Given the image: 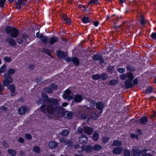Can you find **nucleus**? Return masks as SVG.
<instances>
[{
    "label": "nucleus",
    "mask_w": 156,
    "mask_h": 156,
    "mask_svg": "<svg viewBox=\"0 0 156 156\" xmlns=\"http://www.w3.org/2000/svg\"><path fill=\"white\" fill-rule=\"evenodd\" d=\"M133 80H126L125 82V86L127 89L131 88L133 87V84L132 83Z\"/></svg>",
    "instance_id": "obj_15"
},
{
    "label": "nucleus",
    "mask_w": 156,
    "mask_h": 156,
    "mask_svg": "<svg viewBox=\"0 0 156 156\" xmlns=\"http://www.w3.org/2000/svg\"><path fill=\"white\" fill-rule=\"evenodd\" d=\"M96 107L97 109L99 111V112L101 113L103 112V109L105 107V105L101 101H98L97 103Z\"/></svg>",
    "instance_id": "obj_11"
},
{
    "label": "nucleus",
    "mask_w": 156,
    "mask_h": 156,
    "mask_svg": "<svg viewBox=\"0 0 156 156\" xmlns=\"http://www.w3.org/2000/svg\"><path fill=\"white\" fill-rule=\"evenodd\" d=\"M118 71L121 73H122L125 71V68H120L118 69Z\"/></svg>",
    "instance_id": "obj_58"
},
{
    "label": "nucleus",
    "mask_w": 156,
    "mask_h": 156,
    "mask_svg": "<svg viewBox=\"0 0 156 156\" xmlns=\"http://www.w3.org/2000/svg\"><path fill=\"white\" fill-rule=\"evenodd\" d=\"M44 91L49 94H51L53 93L52 89L50 87H46L44 88Z\"/></svg>",
    "instance_id": "obj_39"
},
{
    "label": "nucleus",
    "mask_w": 156,
    "mask_h": 156,
    "mask_svg": "<svg viewBox=\"0 0 156 156\" xmlns=\"http://www.w3.org/2000/svg\"><path fill=\"white\" fill-rule=\"evenodd\" d=\"M127 70L130 72H133L135 70L134 67H133L132 66L129 65H128L126 66Z\"/></svg>",
    "instance_id": "obj_41"
},
{
    "label": "nucleus",
    "mask_w": 156,
    "mask_h": 156,
    "mask_svg": "<svg viewBox=\"0 0 156 156\" xmlns=\"http://www.w3.org/2000/svg\"><path fill=\"white\" fill-rule=\"evenodd\" d=\"M84 129L85 133L88 135L91 134L93 131V128L88 126H85Z\"/></svg>",
    "instance_id": "obj_20"
},
{
    "label": "nucleus",
    "mask_w": 156,
    "mask_h": 156,
    "mask_svg": "<svg viewBox=\"0 0 156 156\" xmlns=\"http://www.w3.org/2000/svg\"><path fill=\"white\" fill-rule=\"evenodd\" d=\"M99 3V0H90L89 3V5H96Z\"/></svg>",
    "instance_id": "obj_44"
},
{
    "label": "nucleus",
    "mask_w": 156,
    "mask_h": 156,
    "mask_svg": "<svg viewBox=\"0 0 156 156\" xmlns=\"http://www.w3.org/2000/svg\"><path fill=\"white\" fill-rule=\"evenodd\" d=\"M18 1L20 4L21 5H25L26 4L25 2L26 1V0H18Z\"/></svg>",
    "instance_id": "obj_62"
},
{
    "label": "nucleus",
    "mask_w": 156,
    "mask_h": 156,
    "mask_svg": "<svg viewBox=\"0 0 156 156\" xmlns=\"http://www.w3.org/2000/svg\"><path fill=\"white\" fill-rule=\"evenodd\" d=\"M48 43L51 45L58 42V39L57 37L54 35L48 38Z\"/></svg>",
    "instance_id": "obj_10"
},
{
    "label": "nucleus",
    "mask_w": 156,
    "mask_h": 156,
    "mask_svg": "<svg viewBox=\"0 0 156 156\" xmlns=\"http://www.w3.org/2000/svg\"><path fill=\"white\" fill-rule=\"evenodd\" d=\"M42 51L43 52L45 53L48 56L51 57H52V56L51 54V51L49 49L45 48H43L42 49Z\"/></svg>",
    "instance_id": "obj_29"
},
{
    "label": "nucleus",
    "mask_w": 156,
    "mask_h": 156,
    "mask_svg": "<svg viewBox=\"0 0 156 156\" xmlns=\"http://www.w3.org/2000/svg\"><path fill=\"white\" fill-rule=\"evenodd\" d=\"M131 153L129 150L125 149L123 150V155L124 156H130Z\"/></svg>",
    "instance_id": "obj_35"
},
{
    "label": "nucleus",
    "mask_w": 156,
    "mask_h": 156,
    "mask_svg": "<svg viewBox=\"0 0 156 156\" xmlns=\"http://www.w3.org/2000/svg\"><path fill=\"white\" fill-rule=\"evenodd\" d=\"M7 151L8 153L12 156H16L17 154V151L15 150L8 149Z\"/></svg>",
    "instance_id": "obj_28"
},
{
    "label": "nucleus",
    "mask_w": 156,
    "mask_h": 156,
    "mask_svg": "<svg viewBox=\"0 0 156 156\" xmlns=\"http://www.w3.org/2000/svg\"><path fill=\"white\" fill-rule=\"evenodd\" d=\"M4 59L5 61L7 62H10L11 61V58L10 57H8L7 56L4 57Z\"/></svg>",
    "instance_id": "obj_54"
},
{
    "label": "nucleus",
    "mask_w": 156,
    "mask_h": 156,
    "mask_svg": "<svg viewBox=\"0 0 156 156\" xmlns=\"http://www.w3.org/2000/svg\"><path fill=\"white\" fill-rule=\"evenodd\" d=\"M67 140L66 138H62L60 139V142L64 144L65 145L66 144Z\"/></svg>",
    "instance_id": "obj_53"
},
{
    "label": "nucleus",
    "mask_w": 156,
    "mask_h": 156,
    "mask_svg": "<svg viewBox=\"0 0 156 156\" xmlns=\"http://www.w3.org/2000/svg\"><path fill=\"white\" fill-rule=\"evenodd\" d=\"M100 79L102 80H105L108 78V75L105 73H102L101 75H100Z\"/></svg>",
    "instance_id": "obj_34"
},
{
    "label": "nucleus",
    "mask_w": 156,
    "mask_h": 156,
    "mask_svg": "<svg viewBox=\"0 0 156 156\" xmlns=\"http://www.w3.org/2000/svg\"><path fill=\"white\" fill-rule=\"evenodd\" d=\"M133 86L134 85H136L138 84V78L137 77L134 80L133 79Z\"/></svg>",
    "instance_id": "obj_57"
},
{
    "label": "nucleus",
    "mask_w": 156,
    "mask_h": 156,
    "mask_svg": "<svg viewBox=\"0 0 156 156\" xmlns=\"http://www.w3.org/2000/svg\"><path fill=\"white\" fill-rule=\"evenodd\" d=\"M22 38L23 40L25 41L27 40V39H29L28 35L26 34H22Z\"/></svg>",
    "instance_id": "obj_51"
},
{
    "label": "nucleus",
    "mask_w": 156,
    "mask_h": 156,
    "mask_svg": "<svg viewBox=\"0 0 156 156\" xmlns=\"http://www.w3.org/2000/svg\"><path fill=\"white\" fill-rule=\"evenodd\" d=\"M41 96L42 98H39L37 101V104H43L40 107L41 112H47L51 115L55 113L58 115H65V109L59 106V101L57 99L49 97L44 92H42Z\"/></svg>",
    "instance_id": "obj_1"
},
{
    "label": "nucleus",
    "mask_w": 156,
    "mask_h": 156,
    "mask_svg": "<svg viewBox=\"0 0 156 156\" xmlns=\"http://www.w3.org/2000/svg\"><path fill=\"white\" fill-rule=\"evenodd\" d=\"M58 143L55 141L50 142L48 144L49 147L51 149L55 148L58 146Z\"/></svg>",
    "instance_id": "obj_18"
},
{
    "label": "nucleus",
    "mask_w": 156,
    "mask_h": 156,
    "mask_svg": "<svg viewBox=\"0 0 156 156\" xmlns=\"http://www.w3.org/2000/svg\"><path fill=\"white\" fill-rule=\"evenodd\" d=\"M123 149L121 147H116L114 148L112 150L113 153L115 154H121Z\"/></svg>",
    "instance_id": "obj_14"
},
{
    "label": "nucleus",
    "mask_w": 156,
    "mask_h": 156,
    "mask_svg": "<svg viewBox=\"0 0 156 156\" xmlns=\"http://www.w3.org/2000/svg\"><path fill=\"white\" fill-rule=\"evenodd\" d=\"M7 69L6 66L4 64L0 68V74L5 72Z\"/></svg>",
    "instance_id": "obj_32"
},
{
    "label": "nucleus",
    "mask_w": 156,
    "mask_h": 156,
    "mask_svg": "<svg viewBox=\"0 0 156 156\" xmlns=\"http://www.w3.org/2000/svg\"><path fill=\"white\" fill-rule=\"evenodd\" d=\"M63 98L65 99H68L69 98H72V97L70 96L69 95L66 94L64 93L62 95Z\"/></svg>",
    "instance_id": "obj_60"
},
{
    "label": "nucleus",
    "mask_w": 156,
    "mask_h": 156,
    "mask_svg": "<svg viewBox=\"0 0 156 156\" xmlns=\"http://www.w3.org/2000/svg\"><path fill=\"white\" fill-rule=\"evenodd\" d=\"M16 6L18 9H20L21 8V6L19 2H16Z\"/></svg>",
    "instance_id": "obj_61"
},
{
    "label": "nucleus",
    "mask_w": 156,
    "mask_h": 156,
    "mask_svg": "<svg viewBox=\"0 0 156 156\" xmlns=\"http://www.w3.org/2000/svg\"><path fill=\"white\" fill-rule=\"evenodd\" d=\"M5 31L7 34H10L12 37L14 38L18 37L19 33L18 29L9 26H7L5 27Z\"/></svg>",
    "instance_id": "obj_2"
},
{
    "label": "nucleus",
    "mask_w": 156,
    "mask_h": 156,
    "mask_svg": "<svg viewBox=\"0 0 156 156\" xmlns=\"http://www.w3.org/2000/svg\"><path fill=\"white\" fill-rule=\"evenodd\" d=\"M83 100V97L81 95L76 94L74 97V101L76 103H80Z\"/></svg>",
    "instance_id": "obj_13"
},
{
    "label": "nucleus",
    "mask_w": 156,
    "mask_h": 156,
    "mask_svg": "<svg viewBox=\"0 0 156 156\" xmlns=\"http://www.w3.org/2000/svg\"><path fill=\"white\" fill-rule=\"evenodd\" d=\"M81 149L83 151L87 153H90L93 151V147L90 145H83L81 146Z\"/></svg>",
    "instance_id": "obj_7"
},
{
    "label": "nucleus",
    "mask_w": 156,
    "mask_h": 156,
    "mask_svg": "<svg viewBox=\"0 0 156 156\" xmlns=\"http://www.w3.org/2000/svg\"><path fill=\"white\" fill-rule=\"evenodd\" d=\"M4 85H3L1 83L0 84V95H2L3 94L2 92L4 90Z\"/></svg>",
    "instance_id": "obj_56"
},
{
    "label": "nucleus",
    "mask_w": 156,
    "mask_h": 156,
    "mask_svg": "<svg viewBox=\"0 0 156 156\" xmlns=\"http://www.w3.org/2000/svg\"><path fill=\"white\" fill-rule=\"evenodd\" d=\"M109 83L111 86H115L118 84L119 81L116 79H112L110 81Z\"/></svg>",
    "instance_id": "obj_31"
},
{
    "label": "nucleus",
    "mask_w": 156,
    "mask_h": 156,
    "mask_svg": "<svg viewBox=\"0 0 156 156\" xmlns=\"http://www.w3.org/2000/svg\"><path fill=\"white\" fill-rule=\"evenodd\" d=\"M4 78H5L3 81L2 83L4 86L8 87L9 84L12 82L13 80L11 75L7 73H5L3 76Z\"/></svg>",
    "instance_id": "obj_3"
},
{
    "label": "nucleus",
    "mask_w": 156,
    "mask_h": 156,
    "mask_svg": "<svg viewBox=\"0 0 156 156\" xmlns=\"http://www.w3.org/2000/svg\"><path fill=\"white\" fill-rule=\"evenodd\" d=\"M93 59L95 61H99L100 63L104 62V60L102 55L100 54H94L92 57Z\"/></svg>",
    "instance_id": "obj_8"
},
{
    "label": "nucleus",
    "mask_w": 156,
    "mask_h": 156,
    "mask_svg": "<svg viewBox=\"0 0 156 156\" xmlns=\"http://www.w3.org/2000/svg\"><path fill=\"white\" fill-rule=\"evenodd\" d=\"M88 140V138L85 135H82L79 138V143L80 144L86 143Z\"/></svg>",
    "instance_id": "obj_12"
},
{
    "label": "nucleus",
    "mask_w": 156,
    "mask_h": 156,
    "mask_svg": "<svg viewBox=\"0 0 156 156\" xmlns=\"http://www.w3.org/2000/svg\"><path fill=\"white\" fill-rule=\"evenodd\" d=\"M72 62L73 63V64L76 66H77L79 65V60L77 57H73L72 58Z\"/></svg>",
    "instance_id": "obj_23"
},
{
    "label": "nucleus",
    "mask_w": 156,
    "mask_h": 156,
    "mask_svg": "<svg viewBox=\"0 0 156 156\" xmlns=\"http://www.w3.org/2000/svg\"><path fill=\"white\" fill-rule=\"evenodd\" d=\"M130 23L127 21H124L121 25V27L124 29L128 30L130 27Z\"/></svg>",
    "instance_id": "obj_19"
},
{
    "label": "nucleus",
    "mask_w": 156,
    "mask_h": 156,
    "mask_svg": "<svg viewBox=\"0 0 156 156\" xmlns=\"http://www.w3.org/2000/svg\"><path fill=\"white\" fill-rule=\"evenodd\" d=\"M142 152V150L139 149L137 148L133 149L132 153L133 156H140Z\"/></svg>",
    "instance_id": "obj_16"
},
{
    "label": "nucleus",
    "mask_w": 156,
    "mask_h": 156,
    "mask_svg": "<svg viewBox=\"0 0 156 156\" xmlns=\"http://www.w3.org/2000/svg\"><path fill=\"white\" fill-rule=\"evenodd\" d=\"M130 136L132 139L136 138L137 140L139 138V136L138 135L135 134L133 133H132L130 134Z\"/></svg>",
    "instance_id": "obj_52"
},
{
    "label": "nucleus",
    "mask_w": 156,
    "mask_h": 156,
    "mask_svg": "<svg viewBox=\"0 0 156 156\" xmlns=\"http://www.w3.org/2000/svg\"><path fill=\"white\" fill-rule=\"evenodd\" d=\"M6 41L9 43L10 45L12 47L15 46L16 44V41L12 38H10L7 39Z\"/></svg>",
    "instance_id": "obj_22"
},
{
    "label": "nucleus",
    "mask_w": 156,
    "mask_h": 156,
    "mask_svg": "<svg viewBox=\"0 0 156 156\" xmlns=\"http://www.w3.org/2000/svg\"><path fill=\"white\" fill-rule=\"evenodd\" d=\"M81 20L82 22L86 24L90 22V20L89 18L85 15L83 17Z\"/></svg>",
    "instance_id": "obj_25"
},
{
    "label": "nucleus",
    "mask_w": 156,
    "mask_h": 156,
    "mask_svg": "<svg viewBox=\"0 0 156 156\" xmlns=\"http://www.w3.org/2000/svg\"><path fill=\"white\" fill-rule=\"evenodd\" d=\"M33 150L34 152L38 154L40 152V147L38 146H35L33 147Z\"/></svg>",
    "instance_id": "obj_40"
},
{
    "label": "nucleus",
    "mask_w": 156,
    "mask_h": 156,
    "mask_svg": "<svg viewBox=\"0 0 156 156\" xmlns=\"http://www.w3.org/2000/svg\"><path fill=\"white\" fill-rule=\"evenodd\" d=\"M19 114L20 115L24 114L27 111L26 108L24 106H21L19 108L18 110Z\"/></svg>",
    "instance_id": "obj_21"
},
{
    "label": "nucleus",
    "mask_w": 156,
    "mask_h": 156,
    "mask_svg": "<svg viewBox=\"0 0 156 156\" xmlns=\"http://www.w3.org/2000/svg\"><path fill=\"white\" fill-rule=\"evenodd\" d=\"M90 105L93 108H95L96 106L97 102L94 100L91 99L90 100Z\"/></svg>",
    "instance_id": "obj_38"
},
{
    "label": "nucleus",
    "mask_w": 156,
    "mask_h": 156,
    "mask_svg": "<svg viewBox=\"0 0 156 156\" xmlns=\"http://www.w3.org/2000/svg\"><path fill=\"white\" fill-rule=\"evenodd\" d=\"M36 37L38 38H40L41 41L44 43H46L48 41V36H44L43 33L40 34L39 31L36 33Z\"/></svg>",
    "instance_id": "obj_5"
},
{
    "label": "nucleus",
    "mask_w": 156,
    "mask_h": 156,
    "mask_svg": "<svg viewBox=\"0 0 156 156\" xmlns=\"http://www.w3.org/2000/svg\"><path fill=\"white\" fill-rule=\"evenodd\" d=\"M122 145L121 142L118 140H114L112 144V146H120Z\"/></svg>",
    "instance_id": "obj_33"
},
{
    "label": "nucleus",
    "mask_w": 156,
    "mask_h": 156,
    "mask_svg": "<svg viewBox=\"0 0 156 156\" xmlns=\"http://www.w3.org/2000/svg\"><path fill=\"white\" fill-rule=\"evenodd\" d=\"M25 137L28 140H30L32 138L31 135L28 133H26L25 134Z\"/></svg>",
    "instance_id": "obj_55"
},
{
    "label": "nucleus",
    "mask_w": 156,
    "mask_h": 156,
    "mask_svg": "<svg viewBox=\"0 0 156 156\" xmlns=\"http://www.w3.org/2000/svg\"><path fill=\"white\" fill-rule=\"evenodd\" d=\"M102 146L98 144H95L93 147V150L95 151H99L102 149Z\"/></svg>",
    "instance_id": "obj_27"
},
{
    "label": "nucleus",
    "mask_w": 156,
    "mask_h": 156,
    "mask_svg": "<svg viewBox=\"0 0 156 156\" xmlns=\"http://www.w3.org/2000/svg\"><path fill=\"white\" fill-rule=\"evenodd\" d=\"M140 23L142 26H144L146 24V22L145 20L144 16L142 15L140 17Z\"/></svg>",
    "instance_id": "obj_24"
},
{
    "label": "nucleus",
    "mask_w": 156,
    "mask_h": 156,
    "mask_svg": "<svg viewBox=\"0 0 156 156\" xmlns=\"http://www.w3.org/2000/svg\"><path fill=\"white\" fill-rule=\"evenodd\" d=\"M148 121V117L147 116H143L139 120H137V123L140 125H144L147 124Z\"/></svg>",
    "instance_id": "obj_6"
},
{
    "label": "nucleus",
    "mask_w": 156,
    "mask_h": 156,
    "mask_svg": "<svg viewBox=\"0 0 156 156\" xmlns=\"http://www.w3.org/2000/svg\"><path fill=\"white\" fill-rule=\"evenodd\" d=\"M56 55L59 58H62L63 57H65L66 56H67L65 54V52L62 51L60 50H59L58 51H56Z\"/></svg>",
    "instance_id": "obj_17"
},
{
    "label": "nucleus",
    "mask_w": 156,
    "mask_h": 156,
    "mask_svg": "<svg viewBox=\"0 0 156 156\" xmlns=\"http://www.w3.org/2000/svg\"><path fill=\"white\" fill-rule=\"evenodd\" d=\"M119 77L121 80H125L127 78V73L121 74L120 75Z\"/></svg>",
    "instance_id": "obj_50"
},
{
    "label": "nucleus",
    "mask_w": 156,
    "mask_h": 156,
    "mask_svg": "<svg viewBox=\"0 0 156 156\" xmlns=\"http://www.w3.org/2000/svg\"><path fill=\"white\" fill-rule=\"evenodd\" d=\"M154 91L153 88L151 86H149L147 87L145 90V93L146 94H149L153 92Z\"/></svg>",
    "instance_id": "obj_36"
},
{
    "label": "nucleus",
    "mask_w": 156,
    "mask_h": 156,
    "mask_svg": "<svg viewBox=\"0 0 156 156\" xmlns=\"http://www.w3.org/2000/svg\"><path fill=\"white\" fill-rule=\"evenodd\" d=\"M66 118L68 119H71L73 115V112L70 111L68 112L66 115Z\"/></svg>",
    "instance_id": "obj_42"
},
{
    "label": "nucleus",
    "mask_w": 156,
    "mask_h": 156,
    "mask_svg": "<svg viewBox=\"0 0 156 156\" xmlns=\"http://www.w3.org/2000/svg\"><path fill=\"white\" fill-rule=\"evenodd\" d=\"M92 79L94 80H97L100 79V75L95 74L92 75Z\"/></svg>",
    "instance_id": "obj_37"
},
{
    "label": "nucleus",
    "mask_w": 156,
    "mask_h": 156,
    "mask_svg": "<svg viewBox=\"0 0 156 156\" xmlns=\"http://www.w3.org/2000/svg\"><path fill=\"white\" fill-rule=\"evenodd\" d=\"M8 86L9 87H8V88L11 92L10 96H14L16 95L17 94V93L15 91L16 87L15 85L13 84H12L10 85L9 84Z\"/></svg>",
    "instance_id": "obj_9"
},
{
    "label": "nucleus",
    "mask_w": 156,
    "mask_h": 156,
    "mask_svg": "<svg viewBox=\"0 0 156 156\" xmlns=\"http://www.w3.org/2000/svg\"><path fill=\"white\" fill-rule=\"evenodd\" d=\"M17 42L19 44H22L23 42L22 39H20V38H17Z\"/></svg>",
    "instance_id": "obj_64"
},
{
    "label": "nucleus",
    "mask_w": 156,
    "mask_h": 156,
    "mask_svg": "<svg viewBox=\"0 0 156 156\" xmlns=\"http://www.w3.org/2000/svg\"><path fill=\"white\" fill-rule=\"evenodd\" d=\"M127 80H133L135 78V76L133 75V73L131 72H129L127 73Z\"/></svg>",
    "instance_id": "obj_26"
},
{
    "label": "nucleus",
    "mask_w": 156,
    "mask_h": 156,
    "mask_svg": "<svg viewBox=\"0 0 156 156\" xmlns=\"http://www.w3.org/2000/svg\"><path fill=\"white\" fill-rule=\"evenodd\" d=\"M69 131L67 129H64L61 132V135L62 136H65L68 135L69 133Z\"/></svg>",
    "instance_id": "obj_45"
},
{
    "label": "nucleus",
    "mask_w": 156,
    "mask_h": 156,
    "mask_svg": "<svg viewBox=\"0 0 156 156\" xmlns=\"http://www.w3.org/2000/svg\"><path fill=\"white\" fill-rule=\"evenodd\" d=\"M99 138V134L97 132H94L92 136V139L94 141H97Z\"/></svg>",
    "instance_id": "obj_30"
},
{
    "label": "nucleus",
    "mask_w": 156,
    "mask_h": 156,
    "mask_svg": "<svg viewBox=\"0 0 156 156\" xmlns=\"http://www.w3.org/2000/svg\"><path fill=\"white\" fill-rule=\"evenodd\" d=\"M7 72L10 75H12L13 74L15 73L16 70L14 69L10 68L8 70Z\"/></svg>",
    "instance_id": "obj_46"
},
{
    "label": "nucleus",
    "mask_w": 156,
    "mask_h": 156,
    "mask_svg": "<svg viewBox=\"0 0 156 156\" xmlns=\"http://www.w3.org/2000/svg\"><path fill=\"white\" fill-rule=\"evenodd\" d=\"M114 67L113 66H110L108 67L107 69L108 72L111 73H112L115 70Z\"/></svg>",
    "instance_id": "obj_43"
},
{
    "label": "nucleus",
    "mask_w": 156,
    "mask_h": 156,
    "mask_svg": "<svg viewBox=\"0 0 156 156\" xmlns=\"http://www.w3.org/2000/svg\"><path fill=\"white\" fill-rule=\"evenodd\" d=\"M5 2V0H0V6L2 8H3L4 7Z\"/></svg>",
    "instance_id": "obj_63"
},
{
    "label": "nucleus",
    "mask_w": 156,
    "mask_h": 156,
    "mask_svg": "<svg viewBox=\"0 0 156 156\" xmlns=\"http://www.w3.org/2000/svg\"><path fill=\"white\" fill-rule=\"evenodd\" d=\"M151 37L153 40L156 41V33L155 32H152L151 35Z\"/></svg>",
    "instance_id": "obj_59"
},
{
    "label": "nucleus",
    "mask_w": 156,
    "mask_h": 156,
    "mask_svg": "<svg viewBox=\"0 0 156 156\" xmlns=\"http://www.w3.org/2000/svg\"><path fill=\"white\" fill-rule=\"evenodd\" d=\"M50 87L52 89L56 90L58 88V86L54 83H51L50 85Z\"/></svg>",
    "instance_id": "obj_49"
},
{
    "label": "nucleus",
    "mask_w": 156,
    "mask_h": 156,
    "mask_svg": "<svg viewBox=\"0 0 156 156\" xmlns=\"http://www.w3.org/2000/svg\"><path fill=\"white\" fill-rule=\"evenodd\" d=\"M81 117L82 119L85 120L87 119V121H89L91 119L96 120L98 118L97 115L95 113H92L90 115L89 117H88V115L85 114L81 115Z\"/></svg>",
    "instance_id": "obj_4"
},
{
    "label": "nucleus",
    "mask_w": 156,
    "mask_h": 156,
    "mask_svg": "<svg viewBox=\"0 0 156 156\" xmlns=\"http://www.w3.org/2000/svg\"><path fill=\"white\" fill-rule=\"evenodd\" d=\"M73 143L72 141L70 140H67L66 143L65 145H66L68 146L69 147H72L73 145Z\"/></svg>",
    "instance_id": "obj_48"
},
{
    "label": "nucleus",
    "mask_w": 156,
    "mask_h": 156,
    "mask_svg": "<svg viewBox=\"0 0 156 156\" xmlns=\"http://www.w3.org/2000/svg\"><path fill=\"white\" fill-rule=\"evenodd\" d=\"M110 139V138L108 136H103L102 138L103 142L105 144L107 143Z\"/></svg>",
    "instance_id": "obj_47"
}]
</instances>
